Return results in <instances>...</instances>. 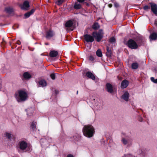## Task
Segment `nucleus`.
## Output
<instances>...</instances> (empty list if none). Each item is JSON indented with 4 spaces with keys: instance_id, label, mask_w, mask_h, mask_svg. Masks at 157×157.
Returning <instances> with one entry per match:
<instances>
[{
    "instance_id": "nucleus-1",
    "label": "nucleus",
    "mask_w": 157,
    "mask_h": 157,
    "mask_svg": "<svg viewBox=\"0 0 157 157\" xmlns=\"http://www.w3.org/2000/svg\"><path fill=\"white\" fill-rule=\"evenodd\" d=\"M82 132L85 136L91 138L94 135L95 131L94 127L91 125H85L82 129Z\"/></svg>"
},
{
    "instance_id": "nucleus-2",
    "label": "nucleus",
    "mask_w": 157,
    "mask_h": 157,
    "mask_svg": "<svg viewBox=\"0 0 157 157\" xmlns=\"http://www.w3.org/2000/svg\"><path fill=\"white\" fill-rule=\"evenodd\" d=\"M15 97L18 102H21L25 101L28 98L27 93L25 91L20 90L16 92Z\"/></svg>"
},
{
    "instance_id": "nucleus-3",
    "label": "nucleus",
    "mask_w": 157,
    "mask_h": 157,
    "mask_svg": "<svg viewBox=\"0 0 157 157\" xmlns=\"http://www.w3.org/2000/svg\"><path fill=\"white\" fill-rule=\"evenodd\" d=\"M93 106L94 111L101 110L102 109L103 101L99 99H94Z\"/></svg>"
},
{
    "instance_id": "nucleus-4",
    "label": "nucleus",
    "mask_w": 157,
    "mask_h": 157,
    "mask_svg": "<svg viewBox=\"0 0 157 157\" xmlns=\"http://www.w3.org/2000/svg\"><path fill=\"white\" fill-rule=\"evenodd\" d=\"M104 34L103 30L101 29L98 32H93L92 33V35L94 38H95L96 41L99 42L102 39L103 37Z\"/></svg>"
},
{
    "instance_id": "nucleus-5",
    "label": "nucleus",
    "mask_w": 157,
    "mask_h": 157,
    "mask_svg": "<svg viewBox=\"0 0 157 157\" xmlns=\"http://www.w3.org/2000/svg\"><path fill=\"white\" fill-rule=\"evenodd\" d=\"M121 142L124 145L129 147L132 144V140L130 137L126 136L122 138Z\"/></svg>"
},
{
    "instance_id": "nucleus-6",
    "label": "nucleus",
    "mask_w": 157,
    "mask_h": 157,
    "mask_svg": "<svg viewBox=\"0 0 157 157\" xmlns=\"http://www.w3.org/2000/svg\"><path fill=\"white\" fill-rule=\"evenodd\" d=\"M127 44L129 48L132 49H137L138 46L136 42L132 39L128 40Z\"/></svg>"
},
{
    "instance_id": "nucleus-7",
    "label": "nucleus",
    "mask_w": 157,
    "mask_h": 157,
    "mask_svg": "<svg viewBox=\"0 0 157 157\" xmlns=\"http://www.w3.org/2000/svg\"><path fill=\"white\" fill-rule=\"evenodd\" d=\"M27 147V143L24 141H21L18 143L17 149L19 151V149L23 151L26 149Z\"/></svg>"
},
{
    "instance_id": "nucleus-8",
    "label": "nucleus",
    "mask_w": 157,
    "mask_h": 157,
    "mask_svg": "<svg viewBox=\"0 0 157 157\" xmlns=\"http://www.w3.org/2000/svg\"><path fill=\"white\" fill-rule=\"evenodd\" d=\"M83 36L85 40L87 42H92L94 40L93 36L90 35L86 34L84 35Z\"/></svg>"
},
{
    "instance_id": "nucleus-9",
    "label": "nucleus",
    "mask_w": 157,
    "mask_h": 157,
    "mask_svg": "<svg viewBox=\"0 0 157 157\" xmlns=\"http://www.w3.org/2000/svg\"><path fill=\"white\" fill-rule=\"evenodd\" d=\"M55 35L54 32L52 30L50 29L46 32V38L48 39H50Z\"/></svg>"
},
{
    "instance_id": "nucleus-10",
    "label": "nucleus",
    "mask_w": 157,
    "mask_h": 157,
    "mask_svg": "<svg viewBox=\"0 0 157 157\" xmlns=\"http://www.w3.org/2000/svg\"><path fill=\"white\" fill-rule=\"evenodd\" d=\"M151 10L152 12L156 15H157V5L156 4L153 3H150Z\"/></svg>"
},
{
    "instance_id": "nucleus-11",
    "label": "nucleus",
    "mask_w": 157,
    "mask_h": 157,
    "mask_svg": "<svg viewBox=\"0 0 157 157\" xmlns=\"http://www.w3.org/2000/svg\"><path fill=\"white\" fill-rule=\"evenodd\" d=\"M20 6L21 9L24 10H28L29 7V2L27 1H25L23 4H20Z\"/></svg>"
},
{
    "instance_id": "nucleus-12",
    "label": "nucleus",
    "mask_w": 157,
    "mask_h": 157,
    "mask_svg": "<svg viewBox=\"0 0 157 157\" xmlns=\"http://www.w3.org/2000/svg\"><path fill=\"white\" fill-rule=\"evenodd\" d=\"M107 90L108 92L112 93L113 91V86L111 84L109 83H107L106 84Z\"/></svg>"
},
{
    "instance_id": "nucleus-13",
    "label": "nucleus",
    "mask_w": 157,
    "mask_h": 157,
    "mask_svg": "<svg viewBox=\"0 0 157 157\" xmlns=\"http://www.w3.org/2000/svg\"><path fill=\"white\" fill-rule=\"evenodd\" d=\"M129 94L128 92H125L122 95L121 98L126 101L128 100L129 96Z\"/></svg>"
},
{
    "instance_id": "nucleus-14",
    "label": "nucleus",
    "mask_w": 157,
    "mask_h": 157,
    "mask_svg": "<svg viewBox=\"0 0 157 157\" xmlns=\"http://www.w3.org/2000/svg\"><path fill=\"white\" fill-rule=\"evenodd\" d=\"M86 75L88 77L92 79L93 80L95 79V76L90 72H87L86 73Z\"/></svg>"
},
{
    "instance_id": "nucleus-15",
    "label": "nucleus",
    "mask_w": 157,
    "mask_h": 157,
    "mask_svg": "<svg viewBox=\"0 0 157 157\" xmlns=\"http://www.w3.org/2000/svg\"><path fill=\"white\" fill-rule=\"evenodd\" d=\"M35 11V9H32L31 10V11L28 12H27L25 13L24 14V16L25 17V18H28L29 16L33 14Z\"/></svg>"
},
{
    "instance_id": "nucleus-16",
    "label": "nucleus",
    "mask_w": 157,
    "mask_h": 157,
    "mask_svg": "<svg viewBox=\"0 0 157 157\" xmlns=\"http://www.w3.org/2000/svg\"><path fill=\"white\" fill-rule=\"evenodd\" d=\"M128 81L126 80H124L121 82V87L122 88H125L128 86Z\"/></svg>"
},
{
    "instance_id": "nucleus-17",
    "label": "nucleus",
    "mask_w": 157,
    "mask_h": 157,
    "mask_svg": "<svg viewBox=\"0 0 157 157\" xmlns=\"http://www.w3.org/2000/svg\"><path fill=\"white\" fill-rule=\"evenodd\" d=\"M58 53L57 51H52L50 52V56L51 57H55L57 56Z\"/></svg>"
},
{
    "instance_id": "nucleus-18",
    "label": "nucleus",
    "mask_w": 157,
    "mask_h": 157,
    "mask_svg": "<svg viewBox=\"0 0 157 157\" xmlns=\"http://www.w3.org/2000/svg\"><path fill=\"white\" fill-rule=\"evenodd\" d=\"M73 24V22L71 20H69L66 23L65 25L66 28H69L72 27Z\"/></svg>"
},
{
    "instance_id": "nucleus-19",
    "label": "nucleus",
    "mask_w": 157,
    "mask_h": 157,
    "mask_svg": "<svg viewBox=\"0 0 157 157\" xmlns=\"http://www.w3.org/2000/svg\"><path fill=\"white\" fill-rule=\"evenodd\" d=\"M38 83L40 86L42 87L45 86L47 85L46 82L44 80H41L39 81Z\"/></svg>"
},
{
    "instance_id": "nucleus-20",
    "label": "nucleus",
    "mask_w": 157,
    "mask_h": 157,
    "mask_svg": "<svg viewBox=\"0 0 157 157\" xmlns=\"http://www.w3.org/2000/svg\"><path fill=\"white\" fill-rule=\"evenodd\" d=\"M157 37V35L156 33H154L151 34L150 38L152 40H155Z\"/></svg>"
},
{
    "instance_id": "nucleus-21",
    "label": "nucleus",
    "mask_w": 157,
    "mask_h": 157,
    "mask_svg": "<svg viewBox=\"0 0 157 157\" xmlns=\"http://www.w3.org/2000/svg\"><path fill=\"white\" fill-rule=\"evenodd\" d=\"M23 76L26 79H29L31 77L30 74L28 72H25L23 74Z\"/></svg>"
},
{
    "instance_id": "nucleus-22",
    "label": "nucleus",
    "mask_w": 157,
    "mask_h": 157,
    "mask_svg": "<svg viewBox=\"0 0 157 157\" xmlns=\"http://www.w3.org/2000/svg\"><path fill=\"white\" fill-rule=\"evenodd\" d=\"M74 7V8L76 9H79L81 8V6L80 4L76 2L75 3Z\"/></svg>"
},
{
    "instance_id": "nucleus-23",
    "label": "nucleus",
    "mask_w": 157,
    "mask_h": 157,
    "mask_svg": "<svg viewBox=\"0 0 157 157\" xmlns=\"http://www.w3.org/2000/svg\"><path fill=\"white\" fill-rule=\"evenodd\" d=\"M5 10L6 11L9 13H11L13 11V9L10 7L6 8Z\"/></svg>"
},
{
    "instance_id": "nucleus-24",
    "label": "nucleus",
    "mask_w": 157,
    "mask_h": 157,
    "mask_svg": "<svg viewBox=\"0 0 157 157\" xmlns=\"http://www.w3.org/2000/svg\"><path fill=\"white\" fill-rule=\"evenodd\" d=\"M138 64L137 63H133L132 64V69H136L138 67Z\"/></svg>"
},
{
    "instance_id": "nucleus-25",
    "label": "nucleus",
    "mask_w": 157,
    "mask_h": 157,
    "mask_svg": "<svg viewBox=\"0 0 157 157\" xmlns=\"http://www.w3.org/2000/svg\"><path fill=\"white\" fill-rule=\"evenodd\" d=\"M5 136L9 139L10 140L12 137V135L10 133L6 132L5 134Z\"/></svg>"
},
{
    "instance_id": "nucleus-26",
    "label": "nucleus",
    "mask_w": 157,
    "mask_h": 157,
    "mask_svg": "<svg viewBox=\"0 0 157 157\" xmlns=\"http://www.w3.org/2000/svg\"><path fill=\"white\" fill-rule=\"evenodd\" d=\"M92 28L94 29H97L99 28V25L98 23H95L93 25Z\"/></svg>"
},
{
    "instance_id": "nucleus-27",
    "label": "nucleus",
    "mask_w": 157,
    "mask_h": 157,
    "mask_svg": "<svg viewBox=\"0 0 157 157\" xmlns=\"http://www.w3.org/2000/svg\"><path fill=\"white\" fill-rule=\"evenodd\" d=\"M96 55L99 57H101L102 56V52L100 49H98L96 52Z\"/></svg>"
},
{
    "instance_id": "nucleus-28",
    "label": "nucleus",
    "mask_w": 157,
    "mask_h": 157,
    "mask_svg": "<svg viewBox=\"0 0 157 157\" xmlns=\"http://www.w3.org/2000/svg\"><path fill=\"white\" fill-rule=\"evenodd\" d=\"M106 55L108 56H110L111 55V50L109 49V48L107 47Z\"/></svg>"
},
{
    "instance_id": "nucleus-29",
    "label": "nucleus",
    "mask_w": 157,
    "mask_h": 157,
    "mask_svg": "<svg viewBox=\"0 0 157 157\" xmlns=\"http://www.w3.org/2000/svg\"><path fill=\"white\" fill-rule=\"evenodd\" d=\"M31 128L33 130H35L36 129V123L35 122H33L31 125Z\"/></svg>"
},
{
    "instance_id": "nucleus-30",
    "label": "nucleus",
    "mask_w": 157,
    "mask_h": 157,
    "mask_svg": "<svg viewBox=\"0 0 157 157\" xmlns=\"http://www.w3.org/2000/svg\"><path fill=\"white\" fill-rule=\"evenodd\" d=\"M64 0H57L56 3L57 5H60L64 2Z\"/></svg>"
},
{
    "instance_id": "nucleus-31",
    "label": "nucleus",
    "mask_w": 157,
    "mask_h": 157,
    "mask_svg": "<svg viewBox=\"0 0 157 157\" xmlns=\"http://www.w3.org/2000/svg\"><path fill=\"white\" fill-rule=\"evenodd\" d=\"M115 41H116L115 39L113 37L109 39V42L110 43H115Z\"/></svg>"
},
{
    "instance_id": "nucleus-32",
    "label": "nucleus",
    "mask_w": 157,
    "mask_h": 157,
    "mask_svg": "<svg viewBox=\"0 0 157 157\" xmlns=\"http://www.w3.org/2000/svg\"><path fill=\"white\" fill-rule=\"evenodd\" d=\"M151 80L152 82L154 83H157V78L155 79L154 77H152L151 78Z\"/></svg>"
},
{
    "instance_id": "nucleus-33",
    "label": "nucleus",
    "mask_w": 157,
    "mask_h": 157,
    "mask_svg": "<svg viewBox=\"0 0 157 157\" xmlns=\"http://www.w3.org/2000/svg\"><path fill=\"white\" fill-rule=\"evenodd\" d=\"M123 157H134L132 155L130 154L124 155Z\"/></svg>"
},
{
    "instance_id": "nucleus-34",
    "label": "nucleus",
    "mask_w": 157,
    "mask_h": 157,
    "mask_svg": "<svg viewBox=\"0 0 157 157\" xmlns=\"http://www.w3.org/2000/svg\"><path fill=\"white\" fill-rule=\"evenodd\" d=\"M150 7L148 6L147 5L145 6L144 7V10H148L150 9Z\"/></svg>"
},
{
    "instance_id": "nucleus-35",
    "label": "nucleus",
    "mask_w": 157,
    "mask_h": 157,
    "mask_svg": "<svg viewBox=\"0 0 157 157\" xmlns=\"http://www.w3.org/2000/svg\"><path fill=\"white\" fill-rule=\"evenodd\" d=\"M50 77L53 80L55 79V76L54 74H52L50 75Z\"/></svg>"
},
{
    "instance_id": "nucleus-36",
    "label": "nucleus",
    "mask_w": 157,
    "mask_h": 157,
    "mask_svg": "<svg viewBox=\"0 0 157 157\" xmlns=\"http://www.w3.org/2000/svg\"><path fill=\"white\" fill-rule=\"evenodd\" d=\"M89 59L90 61H93L94 60V58L93 56H89Z\"/></svg>"
},
{
    "instance_id": "nucleus-37",
    "label": "nucleus",
    "mask_w": 157,
    "mask_h": 157,
    "mask_svg": "<svg viewBox=\"0 0 157 157\" xmlns=\"http://www.w3.org/2000/svg\"><path fill=\"white\" fill-rule=\"evenodd\" d=\"M114 6L116 8H118L119 6V5L118 3L116 2H115L114 3Z\"/></svg>"
},
{
    "instance_id": "nucleus-38",
    "label": "nucleus",
    "mask_w": 157,
    "mask_h": 157,
    "mask_svg": "<svg viewBox=\"0 0 157 157\" xmlns=\"http://www.w3.org/2000/svg\"><path fill=\"white\" fill-rule=\"evenodd\" d=\"M85 0H77L78 2H84Z\"/></svg>"
},
{
    "instance_id": "nucleus-39",
    "label": "nucleus",
    "mask_w": 157,
    "mask_h": 157,
    "mask_svg": "<svg viewBox=\"0 0 157 157\" xmlns=\"http://www.w3.org/2000/svg\"><path fill=\"white\" fill-rule=\"evenodd\" d=\"M67 157H74V156H73V155H72L71 154H70V155H67Z\"/></svg>"
},
{
    "instance_id": "nucleus-40",
    "label": "nucleus",
    "mask_w": 157,
    "mask_h": 157,
    "mask_svg": "<svg viewBox=\"0 0 157 157\" xmlns=\"http://www.w3.org/2000/svg\"><path fill=\"white\" fill-rule=\"evenodd\" d=\"M109 6L110 8H111L112 6V4H110L109 5Z\"/></svg>"
},
{
    "instance_id": "nucleus-41",
    "label": "nucleus",
    "mask_w": 157,
    "mask_h": 157,
    "mask_svg": "<svg viewBox=\"0 0 157 157\" xmlns=\"http://www.w3.org/2000/svg\"><path fill=\"white\" fill-rule=\"evenodd\" d=\"M139 121H142V118H141L139 119Z\"/></svg>"
},
{
    "instance_id": "nucleus-42",
    "label": "nucleus",
    "mask_w": 157,
    "mask_h": 157,
    "mask_svg": "<svg viewBox=\"0 0 157 157\" xmlns=\"http://www.w3.org/2000/svg\"><path fill=\"white\" fill-rule=\"evenodd\" d=\"M45 44L46 45H49V44L48 43H45Z\"/></svg>"
},
{
    "instance_id": "nucleus-43",
    "label": "nucleus",
    "mask_w": 157,
    "mask_h": 157,
    "mask_svg": "<svg viewBox=\"0 0 157 157\" xmlns=\"http://www.w3.org/2000/svg\"><path fill=\"white\" fill-rule=\"evenodd\" d=\"M74 139L75 140H77V139H76V138H75L74 137Z\"/></svg>"
},
{
    "instance_id": "nucleus-44",
    "label": "nucleus",
    "mask_w": 157,
    "mask_h": 157,
    "mask_svg": "<svg viewBox=\"0 0 157 157\" xmlns=\"http://www.w3.org/2000/svg\"><path fill=\"white\" fill-rule=\"evenodd\" d=\"M17 44H20V43H18Z\"/></svg>"
},
{
    "instance_id": "nucleus-45",
    "label": "nucleus",
    "mask_w": 157,
    "mask_h": 157,
    "mask_svg": "<svg viewBox=\"0 0 157 157\" xmlns=\"http://www.w3.org/2000/svg\"><path fill=\"white\" fill-rule=\"evenodd\" d=\"M73 30V29H71V31H72Z\"/></svg>"
},
{
    "instance_id": "nucleus-46",
    "label": "nucleus",
    "mask_w": 157,
    "mask_h": 157,
    "mask_svg": "<svg viewBox=\"0 0 157 157\" xmlns=\"http://www.w3.org/2000/svg\"><path fill=\"white\" fill-rule=\"evenodd\" d=\"M78 91H77V94H78Z\"/></svg>"
},
{
    "instance_id": "nucleus-47",
    "label": "nucleus",
    "mask_w": 157,
    "mask_h": 157,
    "mask_svg": "<svg viewBox=\"0 0 157 157\" xmlns=\"http://www.w3.org/2000/svg\"><path fill=\"white\" fill-rule=\"evenodd\" d=\"M78 136L79 137V136L78 135Z\"/></svg>"
}]
</instances>
